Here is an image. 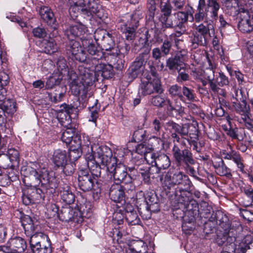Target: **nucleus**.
<instances>
[{
  "mask_svg": "<svg viewBox=\"0 0 253 253\" xmlns=\"http://www.w3.org/2000/svg\"><path fill=\"white\" fill-rule=\"evenodd\" d=\"M88 33L87 27L81 23L72 25L65 30V35L69 40L66 45L67 53L71 54L76 60L80 62L86 61L87 56L85 51L82 49L81 44L74 39L84 35H87Z\"/></svg>",
  "mask_w": 253,
  "mask_h": 253,
  "instance_id": "nucleus-1",
  "label": "nucleus"
},
{
  "mask_svg": "<svg viewBox=\"0 0 253 253\" xmlns=\"http://www.w3.org/2000/svg\"><path fill=\"white\" fill-rule=\"evenodd\" d=\"M21 171L26 177L35 180L39 185L46 188H55L58 184V179L52 171H48L44 168H41L37 163H31L30 165L22 168Z\"/></svg>",
  "mask_w": 253,
  "mask_h": 253,
  "instance_id": "nucleus-2",
  "label": "nucleus"
},
{
  "mask_svg": "<svg viewBox=\"0 0 253 253\" xmlns=\"http://www.w3.org/2000/svg\"><path fill=\"white\" fill-rule=\"evenodd\" d=\"M167 126L171 133V136L173 145L180 146L181 148L186 145V142L189 141L186 137L189 136L191 138H198V129L193 124H185L182 126L172 122H168Z\"/></svg>",
  "mask_w": 253,
  "mask_h": 253,
  "instance_id": "nucleus-3",
  "label": "nucleus"
},
{
  "mask_svg": "<svg viewBox=\"0 0 253 253\" xmlns=\"http://www.w3.org/2000/svg\"><path fill=\"white\" fill-rule=\"evenodd\" d=\"M139 89L141 93L143 95L163 92L160 79L154 67L150 66V75L147 76L146 81L141 82Z\"/></svg>",
  "mask_w": 253,
  "mask_h": 253,
  "instance_id": "nucleus-4",
  "label": "nucleus"
},
{
  "mask_svg": "<svg viewBox=\"0 0 253 253\" xmlns=\"http://www.w3.org/2000/svg\"><path fill=\"white\" fill-rule=\"evenodd\" d=\"M93 76L92 74L83 73L81 74V79L79 83L75 80L71 84L72 92L75 95L81 94L83 99H86L92 95L91 86L93 84Z\"/></svg>",
  "mask_w": 253,
  "mask_h": 253,
  "instance_id": "nucleus-5",
  "label": "nucleus"
},
{
  "mask_svg": "<svg viewBox=\"0 0 253 253\" xmlns=\"http://www.w3.org/2000/svg\"><path fill=\"white\" fill-rule=\"evenodd\" d=\"M146 161L153 166L155 169L156 174H158L160 180L162 181L163 177L161 169H167L170 166L171 161L169 157L161 152L148 153L146 156Z\"/></svg>",
  "mask_w": 253,
  "mask_h": 253,
  "instance_id": "nucleus-6",
  "label": "nucleus"
},
{
  "mask_svg": "<svg viewBox=\"0 0 253 253\" xmlns=\"http://www.w3.org/2000/svg\"><path fill=\"white\" fill-rule=\"evenodd\" d=\"M78 185L84 192L92 190L93 197L95 199L99 198L101 189L96 178L88 174L87 171L81 170L78 176Z\"/></svg>",
  "mask_w": 253,
  "mask_h": 253,
  "instance_id": "nucleus-7",
  "label": "nucleus"
},
{
  "mask_svg": "<svg viewBox=\"0 0 253 253\" xmlns=\"http://www.w3.org/2000/svg\"><path fill=\"white\" fill-rule=\"evenodd\" d=\"M194 9L191 6H187V8L184 11H178L174 12L173 16L175 17L174 28L178 31L176 33L171 34V38L178 37L184 34L186 30V24L188 21L189 16L192 17L194 20Z\"/></svg>",
  "mask_w": 253,
  "mask_h": 253,
  "instance_id": "nucleus-8",
  "label": "nucleus"
},
{
  "mask_svg": "<svg viewBox=\"0 0 253 253\" xmlns=\"http://www.w3.org/2000/svg\"><path fill=\"white\" fill-rule=\"evenodd\" d=\"M29 236L30 246L34 253H51V244L46 235L42 232H37Z\"/></svg>",
  "mask_w": 253,
  "mask_h": 253,
  "instance_id": "nucleus-9",
  "label": "nucleus"
},
{
  "mask_svg": "<svg viewBox=\"0 0 253 253\" xmlns=\"http://www.w3.org/2000/svg\"><path fill=\"white\" fill-rule=\"evenodd\" d=\"M161 181L163 186L169 189L176 185L189 187L190 183L189 179L187 175L181 171L173 173L172 169H171L168 171L164 179Z\"/></svg>",
  "mask_w": 253,
  "mask_h": 253,
  "instance_id": "nucleus-10",
  "label": "nucleus"
},
{
  "mask_svg": "<svg viewBox=\"0 0 253 253\" xmlns=\"http://www.w3.org/2000/svg\"><path fill=\"white\" fill-rule=\"evenodd\" d=\"M210 25L207 26L201 23L195 26V31L193 32L190 41L194 48L200 46H204L207 44L208 37L210 36Z\"/></svg>",
  "mask_w": 253,
  "mask_h": 253,
  "instance_id": "nucleus-11",
  "label": "nucleus"
},
{
  "mask_svg": "<svg viewBox=\"0 0 253 253\" xmlns=\"http://www.w3.org/2000/svg\"><path fill=\"white\" fill-rule=\"evenodd\" d=\"M139 26V18L136 13L128 15L126 20L123 19L120 29L127 41H132L136 37V31Z\"/></svg>",
  "mask_w": 253,
  "mask_h": 253,
  "instance_id": "nucleus-12",
  "label": "nucleus"
},
{
  "mask_svg": "<svg viewBox=\"0 0 253 253\" xmlns=\"http://www.w3.org/2000/svg\"><path fill=\"white\" fill-rule=\"evenodd\" d=\"M91 150L95 158H97L100 163L107 167L111 164H116L117 158L113 157L112 152L109 147L105 145L91 146Z\"/></svg>",
  "mask_w": 253,
  "mask_h": 253,
  "instance_id": "nucleus-13",
  "label": "nucleus"
},
{
  "mask_svg": "<svg viewBox=\"0 0 253 253\" xmlns=\"http://www.w3.org/2000/svg\"><path fill=\"white\" fill-rule=\"evenodd\" d=\"M107 170L113 176L116 184L122 182L127 183L130 181V177L128 174L126 166L121 163L111 164L107 167Z\"/></svg>",
  "mask_w": 253,
  "mask_h": 253,
  "instance_id": "nucleus-14",
  "label": "nucleus"
},
{
  "mask_svg": "<svg viewBox=\"0 0 253 253\" xmlns=\"http://www.w3.org/2000/svg\"><path fill=\"white\" fill-rule=\"evenodd\" d=\"M27 248L25 240L20 237L11 238L6 246H0V252L4 253H23Z\"/></svg>",
  "mask_w": 253,
  "mask_h": 253,
  "instance_id": "nucleus-15",
  "label": "nucleus"
},
{
  "mask_svg": "<svg viewBox=\"0 0 253 253\" xmlns=\"http://www.w3.org/2000/svg\"><path fill=\"white\" fill-rule=\"evenodd\" d=\"M172 152L177 166L182 167L187 164H195L192 153L188 149L181 150L179 146L174 145Z\"/></svg>",
  "mask_w": 253,
  "mask_h": 253,
  "instance_id": "nucleus-16",
  "label": "nucleus"
},
{
  "mask_svg": "<svg viewBox=\"0 0 253 253\" xmlns=\"http://www.w3.org/2000/svg\"><path fill=\"white\" fill-rule=\"evenodd\" d=\"M81 39L82 41V49H83V47L86 49L88 53V54L85 53L87 56V58L86 60L84 62H87V60L90 59L89 55L91 56V59L97 61L102 59L104 57L103 52L97 48L91 39L89 38H86L83 36ZM85 53L86 52H85Z\"/></svg>",
  "mask_w": 253,
  "mask_h": 253,
  "instance_id": "nucleus-17",
  "label": "nucleus"
},
{
  "mask_svg": "<svg viewBox=\"0 0 253 253\" xmlns=\"http://www.w3.org/2000/svg\"><path fill=\"white\" fill-rule=\"evenodd\" d=\"M75 129L71 127H66V129L65 130L62 134L61 140L62 141L67 144L72 143L73 139H74V142L76 143V147L80 148L82 146H88L90 143L88 140V138L86 137V142H85V137H83L84 140H82L81 136H75Z\"/></svg>",
  "mask_w": 253,
  "mask_h": 253,
  "instance_id": "nucleus-18",
  "label": "nucleus"
},
{
  "mask_svg": "<svg viewBox=\"0 0 253 253\" xmlns=\"http://www.w3.org/2000/svg\"><path fill=\"white\" fill-rule=\"evenodd\" d=\"M151 103L158 107H163L167 105L168 109L170 111L175 110L179 113L182 112V108L181 104L175 101V104H173L170 100L165 95H157L153 96L151 99Z\"/></svg>",
  "mask_w": 253,
  "mask_h": 253,
  "instance_id": "nucleus-19",
  "label": "nucleus"
},
{
  "mask_svg": "<svg viewBox=\"0 0 253 253\" xmlns=\"http://www.w3.org/2000/svg\"><path fill=\"white\" fill-rule=\"evenodd\" d=\"M250 10L245 8L239 9L240 20L238 23L239 29L243 33H248L253 29V21L250 19Z\"/></svg>",
  "mask_w": 253,
  "mask_h": 253,
  "instance_id": "nucleus-20",
  "label": "nucleus"
},
{
  "mask_svg": "<svg viewBox=\"0 0 253 253\" xmlns=\"http://www.w3.org/2000/svg\"><path fill=\"white\" fill-rule=\"evenodd\" d=\"M58 38L57 31H54L49 34V39L43 40L42 43L44 52L48 54H52L58 51V47L56 43Z\"/></svg>",
  "mask_w": 253,
  "mask_h": 253,
  "instance_id": "nucleus-21",
  "label": "nucleus"
},
{
  "mask_svg": "<svg viewBox=\"0 0 253 253\" xmlns=\"http://www.w3.org/2000/svg\"><path fill=\"white\" fill-rule=\"evenodd\" d=\"M79 4H83L84 7V14L89 16L90 15L99 14L101 6L99 4V0H80ZM100 16V14L97 15Z\"/></svg>",
  "mask_w": 253,
  "mask_h": 253,
  "instance_id": "nucleus-22",
  "label": "nucleus"
},
{
  "mask_svg": "<svg viewBox=\"0 0 253 253\" xmlns=\"http://www.w3.org/2000/svg\"><path fill=\"white\" fill-rule=\"evenodd\" d=\"M161 14L159 20L163 28H174V23L171 17V12L161 4Z\"/></svg>",
  "mask_w": 253,
  "mask_h": 253,
  "instance_id": "nucleus-23",
  "label": "nucleus"
},
{
  "mask_svg": "<svg viewBox=\"0 0 253 253\" xmlns=\"http://www.w3.org/2000/svg\"><path fill=\"white\" fill-rule=\"evenodd\" d=\"M109 196L110 199L116 203L125 201L124 188L119 184H112L110 189Z\"/></svg>",
  "mask_w": 253,
  "mask_h": 253,
  "instance_id": "nucleus-24",
  "label": "nucleus"
},
{
  "mask_svg": "<svg viewBox=\"0 0 253 253\" xmlns=\"http://www.w3.org/2000/svg\"><path fill=\"white\" fill-rule=\"evenodd\" d=\"M41 18L56 31L57 28V23L53 12L47 6H42L40 10Z\"/></svg>",
  "mask_w": 253,
  "mask_h": 253,
  "instance_id": "nucleus-25",
  "label": "nucleus"
},
{
  "mask_svg": "<svg viewBox=\"0 0 253 253\" xmlns=\"http://www.w3.org/2000/svg\"><path fill=\"white\" fill-rule=\"evenodd\" d=\"M41 18L56 31L57 28V23L53 12L47 6H42L40 10Z\"/></svg>",
  "mask_w": 253,
  "mask_h": 253,
  "instance_id": "nucleus-26",
  "label": "nucleus"
},
{
  "mask_svg": "<svg viewBox=\"0 0 253 253\" xmlns=\"http://www.w3.org/2000/svg\"><path fill=\"white\" fill-rule=\"evenodd\" d=\"M41 18L56 31L57 28V23L53 12L47 6H42L40 10Z\"/></svg>",
  "mask_w": 253,
  "mask_h": 253,
  "instance_id": "nucleus-27",
  "label": "nucleus"
},
{
  "mask_svg": "<svg viewBox=\"0 0 253 253\" xmlns=\"http://www.w3.org/2000/svg\"><path fill=\"white\" fill-rule=\"evenodd\" d=\"M161 4L171 12L172 10L175 12L184 11L186 9L187 6H190L183 0H167Z\"/></svg>",
  "mask_w": 253,
  "mask_h": 253,
  "instance_id": "nucleus-28",
  "label": "nucleus"
},
{
  "mask_svg": "<svg viewBox=\"0 0 253 253\" xmlns=\"http://www.w3.org/2000/svg\"><path fill=\"white\" fill-rule=\"evenodd\" d=\"M212 165L217 174L227 178L232 177L231 170L227 167L222 159L218 158L212 162Z\"/></svg>",
  "mask_w": 253,
  "mask_h": 253,
  "instance_id": "nucleus-29",
  "label": "nucleus"
},
{
  "mask_svg": "<svg viewBox=\"0 0 253 253\" xmlns=\"http://www.w3.org/2000/svg\"><path fill=\"white\" fill-rule=\"evenodd\" d=\"M223 158L225 160H232L236 164L240 170L244 172V165L243 164V159L240 154L235 151H231L229 153L224 152L222 154Z\"/></svg>",
  "mask_w": 253,
  "mask_h": 253,
  "instance_id": "nucleus-30",
  "label": "nucleus"
},
{
  "mask_svg": "<svg viewBox=\"0 0 253 253\" xmlns=\"http://www.w3.org/2000/svg\"><path fill=\"white\" fill-rule=\"evenodd\" d=\"M189 187H185V189H179L175 191V196L178 204H180L185 208H188L192 199V194L186 190Z\"/></svg>",
  "mask_w": 253,
  "mask_h": 253,
  "instance_id": "nucleus-31",
  "label": "nucleus"
},
{
  "mask_svg": "<svg viewBox=\"0 0 253 253\" xmlns=\"http://www.w3.org/2000/svg\"><path fill=\"white\" fill-rule=\"evenodd\" d=\"M51 160L56 167L59 168L60 167H63V164L68 161L67 152L61 149L55 150L53 152Z\"/></svg>",
  "mask_w": 253,
  "mask_h": 253,
  "instance_id": "nucleus-32",
  "label": "nucleus"
},
{
  "mask_svg": "<svg viewBox=\"0 0 253 253\" xmlns=\"http://www.w3.org/2000/svg\"><path fill=\"white\" fill-rule=\"evenodd\" d=\"M59 191L60 197L65 203L70 205L74 202V194L67 184H64L62 186H60Z\"/></svg>",
  "mask_w": 253,
  "mask_h": 253,
  "instance_id": "nucleus-33",
  "label": "nucleus"
},
{
  "mask_svg": "<svg viewBox=\"0 0 253 253\" xmlns=\"http://www.w3.org/2000/svg\"><path fill=\"white\" fill-rule=\"evenodd\" d=\"M207 11L210 13L211 21H216L218 18V12L220 5L217 0H207Z\"/></svg>",
  "mask_w": 253,
  "mask_h": 253,
  "instance_id": "nucleus-34",
  "label": "nucleus"
},
{
  "mask_svg": "<svg viewBox=\"0 0 253 253\" xmlns=\"http://www.w3.org/2000/svg\"><path fill=\"white\" fill-rule=\"evenodd\" d=\"M209 67L204 71V77L209 81L210 87L214 86V84H216L214 82L215 70L216 66L212 63L211 61L208 59Z\"/></svg>",
  "mask_w": 253,
  "mask_h": 253,
  "instance_id": "nucleus-35",
  "label": "nucleus"
},
{
  "mask_svg": "<svg viewBox=\"0 0 253 253\" xmlns=\"http://www.w3.org/2000/svg\"><path fill=\"white\" fill-rule=\"evenodd\" d=\"M166 63L167 66L171 71H178L184 69V63L178 56L169 58Z\"/></svg>",
  "mask_w": 253,
  "mask_h": 253,
  "instance_id": "nucleus-36",
  "label": "nucleus"
},
{
  "mask_svg": "<svg viewBox=\"0 0 253 253\" xmlns=\"http://www.w3.org/2000/svg\"><path fill=\"white\" fill-rule=\"evenodd\" d=\"M21 224L27 236H30L33 233L35 226L31 217L29 215L24 216L21 220Z\"/></svg>",
  "mask_w": 253,
  "mask_h": 253,
  "instance_id": "nucleus-37",
  "label": "nucleus"
},
{
  "mask_svg": "<svg viewBox=\"0 0 253 253\" xmlns=\"http://www.w3.org/2000/svg\"><path fill=\"white\" fill-rule=\"evenodd\" d=\"M139 173L145 183H149L150 181L151 178L154 179L158 177H160L158 174H156L155 169L153 167L146 169H140Z\"/></svg>",
  "mask_w": 253,
  "mask_h": 253,
  "instance_id": "nucleus-38",
  "label": "nucleus"
},
{
  "mask_svg": "<svg viewBox=\"0 0 253 253\" xmlns=\"http://www.w3.org/2000/svg\"><path fill=\"white\" fill-rule=\"evenodd\" d=\"M233 106L235 111L243 116L242 117L250 114V107L245 100H243L241 103L233 102Z\"/></svg>",
  "mask_w": 253,
  "mask_h": 253,
  "instance_id": "nucleus-39",
  "label": "nucleus"
},
{
  "mask_svg": "<svg viewBox=\"0 0 253 253\" xmlns=\"http://www.w3.org/2000/svg\"><path fill=\"white\" fill-rule=\"evenodd\" d=\"M57 119L60 124L65 127L71 126L72 120L70 115L63 111V109L59 111L57 113Z\"/></svg>",
  "mask_w": 253,
  "mask_h": 253,
  "instance_id": "nucleus-40",
  "label": "nucleus"
},
{
  "mask_svg": "<svg viewBox=\"0 0 253 253\" xmlns=\"http://www.w3.org/2000/svg\"><path fill=\"white\" fill-rule=\"evenodd\" d=\"M9 83V76L4 72H0V101L5 99V89L3 88Z\"/></svg>",
  "mask_w": 253,
  "mask_h": 253,
  "instance_id": "nucleus-41",
  "label": "nucleus"
},
{
  "mask_svg": "<svg viewBox=\"0 0 253 253\" xmlns=\"http://www.w3.org/2000/svg\"><path fill=\"white\" fill-rule=\"evenodd\" d=\"M96 68L98 71L101 72V75L105 79L111 78L113 76V67L110 64H99Z\"/></svg>",
  "mask_w": 253,
  "mask_h": 253,
  "instance_id": "nucleus-42",
  "label": "nucleus"
},
{
  "mask_svg": "<svg viewBox=\"0 0 253 253\" xmlns=\"http://www.w3.org/2000/svg\"><path fill=\"white\" fill-rule=\"evenodd\" d=\"M0 107L8 114H13L16 111V103L13 100L11 99H7L6 100L4 99L3 103L0 104Z\"/></svg>",
  "mask_w": 253,
  "mask_h": 253,
  "instance_id": "nucleus-43",
  "label": "nucleus"
},
{
  "mask_svg": "<svg viewBox=\"0 0 253 253\" xmlns=\"http://www.w3.org/2000/svg\"><path fill=\"white\" fill-rule=\"evenodd\" d=\"M84 7L83 4H79L78 0H75L74 4L71 5L69 11L71 16L73 18H76L80 13L84 14Z\"/></svg>",
  "mask_w": 253,
  "mask_h": 253,
  "instance_id": "nucleus-44",
  "label": "nucleus"
},
{
  "mask_svg": "<svg viewBox=\"0 0 253 253\" xmlns=\"http://www.w3.org/2000/svg\"><path fill=\"white\" fill-rule=\"evenodd\" d=\"M62 78L61 75H58L57 76L56 75L50 76L46 81L45 88L47 89H52L55 85H58L60 83Z\"/></svg>",
  "mask_w": 253,
  "mask_h": 253,
  "instance_id": "nucleus-45",
  "label": "nucleus"
},
{
  "mask_svg": "<svg viewBox=\"0 0 253 253\" xmlns=\"http://www.w3.org/2000/svg\"><path fill=\"white\" fill-rule=\"evenodd\" d=\"M125 218L127 223L130 225L138 224L140 222L137 214L134 211H126Z\"/></svg>",
  "mask_w": 253,
  "mask_h": 253,
  "instance_id": "nucleus-46",
  "label": "nucleus"
},
{
  "mask_svg": "<svg viewBox=\"0 0 253 253\" xmlns=\"http://www.w3.org/2000/svg\"><path fill=\"white\" fill-rule=\"evenodd\" d=\"M145 200L147 204L146 209L147 211H152L153 207L155 205H158L157 200L156 198V195L153 193H147L145 197Z\"/></svg>",
  "mask_w": 253,
  "mask_h": 253,
  "instance_id": "nucleus-47",
  "label": "nucleus"
},
{
  "mask_svg": "<svg viewBox=\"0 0 253 253\" xmlns=\"http://www.w3.org/2000/svg\"><path fill=\"white\" fill-rule=\"evenodd\" d=\"M208 17L207 8H197L194 16V19L196 23H199L204 19L207 20Z\"/></svg>",
  "mask_w": 253,
  "mask_h": 253,
  "instance_id": "nucleus-48",
  "label": "nucleus"
},
{
  "mask_svg": "<svg viewBox=\"0 0 253 253\" xmlns=\"http://www.w3.org/2000/svg\"><path fill=\"white\" fill-rule=\"evenodd\" d=\"M182 88L177 84L171 85L169 89V94L172 97H178L180 100L184 101V97L181 93Z\"/></svg>",
  "mask_w": 253,
  "mask_h": 253,
  "instance_id": "nucleus-49",
  "label": "nucleus"
},
{
  "mask_svg": "<svg viewBox=\"0 0 253 253\" xmlns=\"http://www.w3.org/2000/svg\"><path fill=\"white\" fill-rule=\"evenodd\" d=\"M215 76L214 82L218 86L223 87L228 84V79L223 73L218 72Z\"/></svg>",
  "mask_w": 253,
  "mask_h": 253,
  "instance_id": "nucleus-50",
  "label": "nucleus"
},
{
  "mask_svg": "<svg viewBox=\"0 0 253 253\" xmlns=\"http://www.w3.org/2000/svg\"><path fill=\"white\" fill-rule=\"evenodd\" d=\"M75 164L70 161H67L65 164H63V167H60L62 169V171L66 175H72L75 170Z\"/></svg>",
  "mask_w": 253,
  "mask_h": 253,
  "instance_id": "nucleus-51",
  "label": "nucleus"
},
{
  "mask_svg": "<svg viewBox=\"0 0 253 253\" xmlns=\"http://www.w3.org/2000/svg\"><path fill=\"white\" fill-rule=\"evenodd\" d=\"M157 136L155 135L150 137L148 139V144L151 146V148L149 149L151 151H153L154 149H159L160 145L163 144L161 139Z\"/></svg>",
  "mask_w": 253,
  "mask_h": 253,
  "instance_id": "nucleus-52",
  "label": "nucleus"
},
{
  "mask_svg": "<svg viewBox=\"0 0 253 253\" xmlns=\"http://www.w3.org/2000/svg\"><path fill=\"white\" fill-rule=\"evenodd\" d=\"M57 70L59 72V75H62L63 73L67 71V65L66 61L64 57L59 56L56 62Z\"/></svg>",
  "mask_w": 253,
  "mask_h": 253,
  "instance_id": "nucleus-53",
  "label": "nucleus"
},
{
  "mask_svg": "<svg viewBox=\"0 0 253 253\" xmlns=\"http://www.w3.org/2000/svg\"><path fill=\"white\" fill-rule=\"evenodd\" d=\"M101 44L103 46L104 50L107 51L111 50L115 45V42L112 39L111 35L109 34L101 42Z\"/></svg>",
  "mask_w": 253,
  "mask_h": 253,
  "instance_id": "nucleus-54",
  "label": "nucleus"
},
{
  "mask_svg": "<svg viewBox=\"0 0 253 253\" xmlns=\"http://www.w3.org/2000/svg\"><path fill=\"white\" fill-rule=\"evenodd\" d=\"M182 96L184 97V101H185V97L186 100L188 101H193L195 99L193 90L186 86H183L182 88Z\"/></svg>",
  "mask_w": 253,
  "mask_h": 253,
  "instance_id": "nucleus-55",
  "label": "nucleus"
},
{
  "mask_svg": "<svg viewBox=\"0 0 253 253\" xmlns=\"http://www.w3.org/2000/svg\"><path fill=\"white\" fill-rule=\"evenodd\" d=\"M162 124L160 120L155 119L152 122L151 125L152 133L156 135H159L160 134V130L162 127Z\"/></svg>",
  "mask_w": 253,
  "mask_h": 253,
  "instance_id": "nucleus-56",
  "label": "nucleus"
},
{
  "mask_svg": "<svg viewBox=\"0 0 253 253\" xmlns=\"http://www.w3.org/2000/svg\"><path fill=\"white\" fill-rule=\"evenodd\" d=\"M136 152L137 153L144 156V158L146 160V156L148 153H153V151H151L149 148H148L144 145L140 144L137 145L136 147Z\"/></svg>",
  "mask_w": 253,
  "mask_h": 253,
  "instance_id": "nucleus-57",
  "label": "nucleus"
},
{
  "mask_svg": "<svg viewBox=\"0 0 253 253\" xmlns=\"http://www.w3.org/2000/svg\"><path fill=\"white\" fill-rule=\"evenodd\" d=\"M109 34L104 30H97L94 32V38L96 42H101Z\"/></svg>",
  "mask_w": 253,
  "mask_h": 253,
  "instance_id": "nucleus-58",
  "label": "nucleus"
},
{
  "mask_svg": "<svg viewBox=\"0 0 253 253\" xmlns=\"http://www.w3.org/2000/svg\"><path fill=\"white\" fill-rule=\"evenodd\" d=\"M147 8L149 11V16L151 18H153L155 16V11L156 10V5L155 0H148Z\"/></svg>",
  "mask_w": 253,
  "mask_h": 253,
  "instance_id": "nucleus-59",
  "label": "nucleus"
},
{
  "mask_svg": "<svg viewBox=\"0 0 253 253\" xmlns=\"http://www.w3.org/2000/svg\"><path fill=\"white\" fill-rule=\"evenodd\" d=\"M54 65L52 61L47 59L45 60L42 65V70L43 72H50L52 70Z\"/></svg>",
  "mask_w": 253,
  "mask_h": 253,
  "instance_id": "nucleus-60",
  "label": "nucleus"
},
{
  "mask_svg": "<svg viewBox=\"0 0 253 253\" xmlns=\"http://www.w3.org/2000/svg\"><path fill=\"white\" fill-rule=\"evenodd\" d=\"M33 33L34 37L38 38H43L47 34L45 30L42 28H36L33 29Z\"/></svg>",
  "mask_w": 253,
  "mask_h": 253,
  "instance_id": "nucleus-61",
  "label": "nucleus"
},
{
  "mask_svg": "<svg viewBox=\"0 0 253 253\" xmlns=\"http://www.w3.org/2000/svg\"><path fill=\"white\" fill-rule=\"evenodd\" d=\"M143 62L144 61L142 58L136 59L133 62L130 67L141 73L143 68Z\"/></svg>",
  "mask_w": 253,
  "mask_h": 253,
  "instance_id": "nucleus-62",
  "label": "nucleus"
},
{
  "mask_svg": "<svg viewBox=\"0 0 253 253\" xmlns=\"http://www.w3.org/2000/svg\"><path fill=\"white\" fill-rule=\"evenodd\" d=\"M48 96L51 101L54 103H57L62 101L64 96V94L60 93L58 94L55 93H51L48 94Z\"/></svg>",
  "mask_w": 253,
  "mask_h": 253,
  "instance_id": "nucleus-63",
  "label": "nucleus"
},
{
  "mask_svg": "<svg viewBox=\"0 0 253 253\" xmlns=\"http://www.w3.org/2000/svg\"><path fill=\"white\" fill-rule=\"evenodd\" d=\"M171 47V43L170 41L168 39L165 40L161 46L162 52L165 55H168L169 52Z\"/></svg>",
  "mask_w": 253,
  "mask_h": 253,
  "instance_id": "nucleus-64",
  "label": "nucleus"
}]
</instances>
